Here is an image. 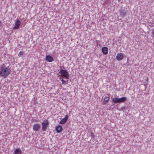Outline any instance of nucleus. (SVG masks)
Wrapping results in <instances>:
<instances>
[{"mask_svg":"<svg viewBox=\"0 0 154 154\" xmlns=\"http://www.w3.org/2000/svg\"><path fill=\"white\" fill-rule=\"evenodd\" d=\"M109 100V97H105V98L104 99V100L103 101V104H106V103H107L108 102V101Z\"/></svg>","mask_w":154,"mask_h":154,"instance_id":"obj_14","label":"nucleus"},{"mask_svg":"<svg viewBox=\"0 0 154 154\" xmlns=\"http://www.w3.org/2000/svg\"><path fill=\"white\" fill-rule=\"evenodd\" d=\"M14 154H22V151L19 148H17L14 150Z\"/></svg>","mask_w":154,"mask_h":154,"instance_id":"obj_11","label":"nucleus"},{"mask_svg":"<svg viewBox=\"0 0 154 154\" xmlns=\"http://www.w3.org/2000/svg\"><path fill=\"white\" fill-rule=\"evenodd\" d=\"M63 130V128L62 126L60 125H58L57 126L56 128V130L57 132L59 133L61 132Z\"/></svg>","mask_w":154,"mask_h":154,"instance_id":"obj_8","label":"nucleus"},{"mask_svg":"<svg viewBox=\"0 0 154 154\" xmlns=\"http://www.w3.org/2000/svg\"><path fill=\"white\" fill-rule=\"evenodd\" d=\"M152 33L153 35V37L154 38V29L153 30Z\"/></svg>","mask_w":154,"mask_h":154,"instance_id":"obj_18","label":"nucleus"},{"mask_svg":"<svg viewBox=\"0 0 154 154\" xmlns=\"http://www.w3.org/2000/svg\"><path fill=\"white\" fill-rule=\"evenodd\" d=\"M127 98L126 97H123L119 98V103L124 102L127 100Z\"/></svg>","mask_w":154,"mask_h":154,"instance_id":"obj_12","label":"nucleus"},{"mask_svg":"<svg viewBox=\"0 0 154 154\" xmlns=\"http://www.w3.org/2000/svg\"><path fill=\"white\" fill-rule=\"evenodd\" d=\"M112 101L115 103H119V98L117 97L114 98L112 99Z\"/></svg>","mask_w":154,"mask_h":154,"instance_id":"obj_13","label":"nucleus"},{"mask_svg":"<svg viewBox=\"0 0 154 154\" xmlns=\"http://www.w3.org/2000/svg\"><path fill=\"white\" fill-rule=\"evenodd\" d=\"M49 124L48 120L44 121L42 123V130L43 131H45L47 127Z\"/></svg>","mask_w":154,"mask_h":154,"instance_id":"obj_3","label":"nucleus"},{"mask_svg":"<svg viewBox=\"0 0 154 154\" xmlns=\"http://www.w3.org/2000/svg\"><path fill=\"white\" fill-rule=\"evenodd\" d=\"M41 128L40 125L38 124H35L33 125V129L34 131H38Z\"/></svg>","mask_w":154,"mask_h":154,"instance_id":"obj_4","label":"nucleus"},{"mask_svg":"<svg viewBox=\"0 0 154 154\" xmlns=\"http://www.w3.org/2000/svg\"><path fill=\"white\" fill-rule=\"evenodd\" d=\"M103 54L105 55L107 54L108 53V49L106 47H103L102 48Z\"/></svg>","mask_w":154,"mask_h":154,"instance_id":"obj_10","label":"nucleus"},{"mask_svg":"<svg viewBox=\"0 0 154 154\" xmlns=\"http://www.w3.org/2000/svg\"><path fill=\"white\" fill-rule=\"evenodd\" d=\"M46 60L48 62H51L54 61V59L53 57L51 56L48 55L46 56Z\"/></svg>","mask_w":154,"mask_h":154,"instance_id":"obj_9","label":"nucleus"},{"mask_svg":"<svg viewBox=\"0 0 154 154\" xmlns=\"http://www.w3.org/2000/svg\"><path fill=\"white\" fill-rule=\"evenodd\" d=\"M68 116L67 115H66L65 116V117L62 119L60 122L59 123L61 124H65L67 121L68 119Z\"/></svg>","mask_w":154,"mask_h":154,"instance_id":"obj_7","label":"nucleus"},{"mask_svg":"<svg viewBox=\"0 0 154 154\" xmlns=\"http://www.w3.org/2000/svg\"><path fill=\"white\" fill-rule=\"evenodd\" d=\"M20 24V21L18 19H17L15 23V26L13 27V29H18V28H19Z\"/></svg>","mask_w":154,"mask_h":154,"instance_id":"obj_6","label":"nucleus"},{"mask_svg":"<svg viewBox=\"0 0 154 154\" xmlns=\"http://www.w3.org/2000/svg\"><path fill=\"white\" fill-rule=\"evenodd\" d=\"M59 73L60 74L61 76L65 77L66 79H68L69 77V75L68 71L66 70L60 69Z\"/></svg>","mask_w":154,"mask_h":154,"instance_id":"obj_2","label":"nucleus"},{"mask_svg":"<svg viewBox=\"0 0 154 154\" xmlns=\"http://www.w3.org/2000/svg\"><path fill=\"white\" fill-rule=\"evenodd\" d=\"M61 81H62V83L63 84L66 85L67 83V82L66 83V82L63 79H61Z\"/></svg>","mask_w":154,"mask_h":154,"instance_id":"obj_16","label":"nucleus"},{"mask_svg":"<svg viewBox=\"0 0 154 154\" xmlns=\"http://www.w3.org/2000/svg\"><path fill=\"white\" fill-rule=\"evenodd\" d=\"M11 70L9 67H7L4 64L1 65L0 66V76L5 78L11 73Z\"/></svg>","mask_w":154,"mask_h":154,"instance_id":"obj_1","label":"nucleus"},{"mask_svg":"<svg viewBox=\"0 0 154 154\" xmlns=\"http://www.w3.org/2000/svg\"><path fill=\"white\" fill-rule=\"evenodd\" d=\"M124 58V56L121 53H119L117 54L116 56V58L118 61H120L122 60Z\"/></svg>","mask_w":154,"mask_h":154,"instance_id":"obj_5","label":"nucleus"},{"mask_svg":"<svg viewBox=\"0 0 154 154\" xmlns=\"http://www.w3.org/2000/svg\"><path fill=\"white\" fill-rule=\"evenodd\" d=\"M23 52L22 51H20L18 54V56L19 57H21L23 56Z\"/></svg>","mask_w":154,"mask_h":154,"instance_id":"obj_15","label":"nucleus"},{"mask_svg":"<svg viewBox=\"0 0 154 154\" xmlns=\"http://www.w3.org/2000/svg\"><path fill=\"white\" fill-rule=\"evenodd\" d=\"M2 25V21L0 20V26H1Z\"/></svg>","mask_w":154,"mask_h":154,"instance_id":"obj_17","label":"nucleus"},{"mask_svg":"<svg viewBox=\"0 0 154 154\" xmlns=\"http://www.w3.org/2000/svg\"><path fill=\"white\" fill-rule=\"evenodd\" d=\"M118 1H120V0H118Z\"/></svg>","mask_w":154,"mask_h":154,"instance_id":"obj_19","label":"nucleus"}]
</instances>
